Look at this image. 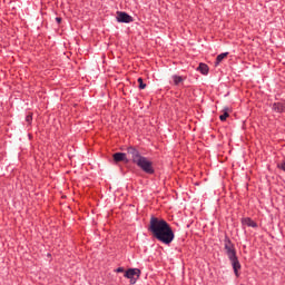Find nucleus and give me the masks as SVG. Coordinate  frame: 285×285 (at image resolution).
Wrapping results in <instances>:
<instances>
[{
    "label": "nucleus",
    "instance_id": "nucleus-1",
    "mask_svg": "<svg viewBox=\"0 0 285 285\" xmlns=\"http://www.w3.org/2000/svg\"><path fill=\"white\" fill-rule=\"evenodd\" d=\"M148 230L155 239L166 246H170L175 239V232H173V227H170V224L163 218L151 216Z\"/></svg>",
    "mask_w": 285,
    "mask_h": 285
},
{
    "label": "nucleus",
    "instance_id": "nucleus-2",
    "mask_svg": "<svg viewBox=\"0 0 285 285\" xmlns=\"http://www.w3.org/2000/svg\"><path fill=\"white\" fill-rule=\"evenodd\" d=\"M224 248L233 266L234 275H236V277H239V271H242V263H239V258L237 257V249L235 248V244H233V240H230L228 236H225Z\"/></svg>",
    "mask_w": 285,
    "mask_h": 285
},
{
    "label": "nucleus",
    "instance_id": "nucleus-3",
    "mask_svg": "<svg viewBox=\"0 0 285 285\" xmlns=\"http://www.w3.org/2000/svg\"><path fill=\"white\" fill-rule=\"evenodd\" d=\"M136 166L146 173L147 175H155V167H153V161H150L146 157H141L137 163Z\"/></svg>",
    "mask_w": 285,
    "mask_h": 285
},
{
    "label": "nucleus",
    "instance_id": "nucleus-4",
    "mask_svg": "<svg viewBox=\"0 0 285 285\" xmlns=\"http://www.w3.org/2000/svg\"><path fill=\"white\" fill-rule=\"evenodd\" d=\"M141 275V269L139 268H129L125 272L124 277L130 279V284H137V279Z\"/></svg>",
    "mask_w": 285,
    "mask_h": 285
},
{
    "label": "nucleus",
    "instance_id": "nucleus-5",
    "mask_svg": "<svg viewBox=\"0 0 285 285\" xmlns=\"http://www.w3.org/2000/svg\"><path fill=\"white\" fill-rule=\"evenodd\" d=\"M127 155L131 157L132 164H136V165L144 157L141 156V153L139 151V149H137V147L135 146L127 147Z\"/></svg>",
    "mask_w": 285,
    "mask_h": 285
},
{
    "label": "nucleus",
    "instance_id": "nucleus-6",
    "mask_svg": "<svg viewBox=\"0 0 285 285\" xmlns=\"http://www.w3.org/2000/svg\"><path fill=\"white\" fill-rule=\"evenodd\" d=\"M116 19H117L118 23H132V21H135V19H132V16H130L124 11H118Z\"/></svg>",
    "mask_w": 285,
    "mask_h": 285
},
{
    "label": "nucleus",
    "instance_id": "nucleus-7",
    "mask_svg": "<svg viewBox=\"0 0 285 285\" xmlns=\"http://www.w3.org/2000/svg\"><path fill=\"white\" fill-rule=\"evenodd\" d=\"M112 157L116 164H119V161H126V164H128V158L126 157V153H116L114 154Z\"/></svg>",
    "mask_w": 285,
    "mask_h": 285
},
{
    "label": "nucleus",
    "instance_id": "nucleus-8",
    "mask_svg": "<svg viewBox=\"0 0 285 285\" xmlns=\"http://www.w3.org/2000/svg\"><path fill=\"white\" fill-rule=\"evenodd\" d=\"M272 110H274V112H278L282 114L285 111V102H274L272 106Z\"/></svg>",
    "mask_w": 285,
    "mask_h": 285
},
{
    "label": "nucleus",
    "instance_id": "nucleus-9",
    "mask_svg": "<svg viewBox=\"0 0 285 285\" xmlns=\"http://www.w3.org/2000/svg\"><path fill=\"white\" fill-rule=\"evenodd\" d=\"M243 226H248L249 228H257V224L250 217H245L242 219Z\"/></svg>",
    "mask_w": 285,
    "mask_h": 285
},
{
    "label": "nucleus",
    "instance_id": "nucleus-10",
    "mask_svg": "<svg viewBox=\"0 0 285 285\" xmlns=\"http://www.w3.org/2000/svg\"><path fill=\"white\" fill-rule=\"evenodd\" d=\"M226 57H228V52L218 55L216 58L215 65L219 66L224 61V59H226Z\"/></svg>",
    "mask_w": 285,
    "mask_h": 285
},
{
    "label": "nucleus",
    "instance_id": "nucleus-11",
    "mask_svg": "<svg viewBox=\"0 0 285 285\" xmlns=\"http://www.w3.org/2000/svg\"><path fill=\"white\" fill-rule=\"evenodd\" d=\"M171 79L174 81V86H179V83H184V77L181 76L174 75Z\"/></svg>",
    "mask_w": 285,
    "mask_h": 285
},
{
    "label": "nucleus",
    "instance_id": "nucleus-12",
    "mask_svg": "<svg viewBox=\"0 0 285 285\" xmlns=\"http://www.w3.org/2000/svg\"><path fill=\"white\" fill-rule=\"evenodd\" d=\"M198 70L202 72V75H208V65L206 63H200L199 67H198Z\"/></svg>",
    "mask_w": 285,
    "mask_h": 285
},
{
    "label": "nucleus",
    "instance_id": "nucleus-13",
    "mask_svg": "<svg viewBox=\"0 0 285 285\" xmlns=\"http://www.w3.org/2000/svg\"><path fill=\"white\" fill-rule=\"evenodd\" d=\"M139 89L145 90L146 83L144 82V78H138Z\"/></svg>",
    "mask_w": 285,
    "mask_h": 285
},
{
    "label": "nucleus",
    "instance_id": "nucleus-14",
    "mask_svg": "<svg viewBox=\"0 0 285 285\" xmlns=\"http://www.w3.org/2000/svg\"><path fill=\"white\" fill-rule=\"evenodd\" d=\"M227 117H230V115L225 110L224 114L219 116V119L220 121H226Z\"/></svg>",
    "mask_w": 285,
    "mask_h": 285
},
{
    "label": "nucleus",
    "instance_id": "nucleus-15",
    "mask_svg": "<svg viewBox=\"0 0 285 285\" xmlns=\"http://www.w3.org/2000/svg\"><path fill=\"white\" fill-rule=\"evenodd\" d=\"M26 121L27 124L30 126V124H32V114H28L26 117Z\"/></svg>",
    "mask_w": 285,
    "mask_h": 285
},
{
    "label": "nucleus",
    "instance_id": "nucleus-16",
    "mask_svg": "<svg viewBox=\"0 0 285 285\" xmlns=\"http://www.w3.org/2000/svg\"><path fill=\"white\" fill-rule=\"evenodd\" d=\"M277 168H279L281 170H284V173H285V160H283L281 164H278Z\"/></svg>",
    "mask_w": 285,
    "mask_h": 285
},
{
    "label": "nucleus",
    "instance_id": "nucleus-17",
    "mask_svg": "<svg viewBox=\"0 0 285 285\" xmlns=\"http://www.w3.org/2000/svg\"><path fill=\"white\" fill-rule=\"evenodd\" d=\"M124 267H118L117 269H116V273H124Z\"/></svg>",
    "mask_w": 285,
    "mask_h": 285
},
{
    "label": "nucleus",
    "instance_id": "nucleus-18",
    "mask_svg": "<svg viewBox=\"0 0 285 285\" xmlns=\"http://www.w3.org/2000/svg\"><path fill=\"white\" fill-rule=\"evenodd\" d=\"M57 23H61V18H56Z\"/></svg>",
    "mask_w": 285,
    "mask_h": 285
}]
</instances>
